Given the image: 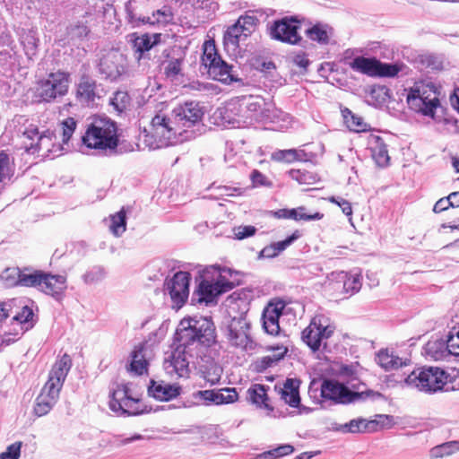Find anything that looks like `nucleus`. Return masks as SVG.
Wrapping results in <instances>:
<instances>
[{
	"mask_svg": "<svg viewBox=\"0 0 459 459\" xmlns=\"http://www.w3.org/2000/svg\"><path fill=\"white\" fill-rule=\"evenodd\" d=\"M289 175L300 185H313L319 179L317 174L305 169H290Z\"/></svg>",
	"mask_w": 459,
	"mask_h": 459,
	"instance_id": "44",
	"label": "nucleus"
},
{
	"mask_svg": "<svg viewBox=\"0 0 459 459\" xmlns=\"http://www.w3.org/2000/svg\"><path fill=\"white\" fill-rule=\"evenodd\" d=\"M190 280V273L183 271L174 273L172 277L166 278L163 291L169 297L172 309L178 311L187 302Z\"/></svg>",
	"mask_w": 459,
	"mask_h": 459,
	"instance_id": "9",
	"label": "nucleus"
},
{
	"mask_svg": "<svg viewBox=\"0 0 459 459\" xmlns=\"http://www.w3.org/2000/svg\"><path fill=\"white\" fill-rule=\"evenodd\" d=\"M249 35L244 29L241 28V25L238 22V21L231 26H230L223 37V41L225 46L231 47L233 49L238 47L241 41H245Z\"/></svg>",
	"mask_w": 459,
	"mask_h": 459,
	"instance_id": "35",
	"label": "nucleus"
},
{
	"mask_svg": "<svg viewBox=\"0 0 459 459\" xmlns=\"http://www.w3.org/2000/svg\"><path fill=\"white\" fill-rule=\"evenodd\" d=\"M126 60L118 51L103 55L98 64L99 73L107 80L117 81L126 72Z\"/></svg>",
	"mask_w": 459,
	"mask_h": 459,
	"instance_id": "16",
	"label": "nucleus"
},
{
	"mask_svg": "<svg viewBox=\"0 0 459 459\" xmlns=\"http://www.w3.org/2000/svg\"><path fill=\"white\" fill-rule=\"evenodd\" d=\"M173 116L184 130V135H190L192 132H188L191 128L201 121V107L197 101H186L173 109Z\"/></svg>",
	"mask_w": 459,
	"mask_h": 459,
	"instance_id": "19",
	"label": "nucleus"
},
{
	"mask_svg": "<svg viewBox=\"0 0 459 459\" xmlns=\"http://www.w3.org/2000/svg\"><path fill=\"white\" fill-rule=\"evenodd\" d=\"M348 53L349 50L345 52V64H347L353 71L368 76H376L377 64V58L357 56L353 58L351 61L348 62Z\"/></svg>",
	"mask_w": 459,
	"mask_h": 459,
	"instance_id": "29",
	"label": "nucleus"
},
{
	"mask_svg": "<svg viewBox=\"0 0 459 459\" xmlns=\"http://www.w3.org/2000/svg\"><path fill=\"white\" fill-rule=\"evenodd\" d=\"M155 43L156 41L152 42L151 38L146 35L141 38H137L134 43V47L137 52L143 54L145 51H149L151 48H152Z\"/></svg>",
	"mask_w": 459,
	"mask_h": 459,
	"instance_id": "60",
	"label": "nucleus"
},
{
	"mask_svg": "<svg viewBox=\"0 0 459 459\" xmlns=\"http://www.w3.org/2000/svg\"><path fill=\"white\" fill-rule=\"evenodd\" d=\"M130 103L131 98L125 91H117L110 99V105L120 113L125 111L130 106Z\"/></svg>",
	"mask_w": 459,
	"mask_h": 459,
	"instance_id": "46",
	"label": "nucleus"
},
{
	"mask_svg": "<svg viewBox=\"0 0 459 459\" xmlns=\"http://www.w3.org/2000/svg\"><path fill=\"white\" fill-rule=\"evenodd\" d=\"M448 377L449 375L440 368L425 367L411 372L404 379V383L420 392L434 394L443 390Z\"/></svg>",
	"mask_w": 459,
	"mask_h": 459,
	"instance_id": "4",
	"label": "nucleus"
},
{
	"mask_svg": "<svg viewBox=\"0 0 459 459\" xmlns=\"http://www.w3.org/2000/svg\"><path fill=\"white\" fill-rule=\"evenodd\" d=\"M22 442H15L7 446L6 450L0 454V459H19Z\"/></svg>",
	"mask_w": 459,
	"mask_h": 459,
	"instance_id": "58",
	"label": "nucleus"
},
{
	"mask_svg": "<svg viewBox=\"0 0 459 459\" xmlns=\"http://www.w3.org/2000/svg\"><path fill=\"white\" fill-rule=\"evenodd\" d=\"M10 159L8 154L0 152V182L3 181L10 173Z\"/></svg>",
	"mask_w": 459,
	"mask_h": 459,
	"instance_id": "62",
	"label": "nucleus"
},
{
	"mask_svg": "<svg viewBox=\"0 0 459 459\" xmlns=\"http://www.w3.org/2000/svg\"><path fill=\"white\" fill-rule=\"evenodd\" d=\"M210 349L209 354H203V362L204 358L214 360L219 355L220 344L217 341V333L214 323L211 316H203V348Z\"/></svg>",
	"mask_w": 459,
	"mask_h": 459,
	"instance_id": "22",
	"label": "nucleus"
},
{
	"mask_svg": "<svg viewBox=\"0 0 459 459\" xmlns=\"http://www.w3.org/2000/svg\"><path fill=\"white\" fill-rule=\"evenodd\" d=\"M376 361L385 371L394 370L406 365V362L402 358L388 349L380 350L377 354Z\"/></svg>",
	"mask_w": 459,
	"mask_h": 459,
	"instance_id": "32",
	"label": "nucleus"
},
{
	"mask_svg": "<svg viewBox=\"0 0 459 459\" xmlns=\"http://www.w3.org/2000/svg\"><path fill=\"white\" fill-rule=\"evenodd\" d=\"M255 232L256 228L252 225L238 226L233 229L234 238L239 240L252 237Z\"/></svg>",
	"mask_w": 459,
	"mask_h": 459,
	"instance_id": "56",
	"label": "nucleus"
},
{
	"mask_svg": "<svg viewBox=\"0 0 459 459\" xmlns=\"http://www.w3.org/2000/svg\"><path fill=\"white\" fill-rule=\"evenodd\" d=\"M45 272L42 270H36L30 267H24L22 269L13 268L7 269L3 274V278L8 279L13 278V281L10 284L35 288L39 290L42 286V279Z\"/></svg>",
	"mask_w": 459,
	"mask_h": 459,
	"instance_id": "18",
	"label": "nucleus"
},
{
	"mask_svg": "<svg viewBox=\"0 0 459 459\" xmlns=\"http://www.w3.org/2000/svg\"><path fill=\"white\" fill-rule=\"evenodd\" d=\"M275 350L279 351L278 354L264 356L255 362V367L258 371L262 372V371L266 370L268 368L273 367L278 361H280L281 359H283V357L285 356V354L288 351L287 347H285L283 345H281V346L277 345Z\"/></svg>",
	"mask_w": 459,
	"mask_h": 459,
	"instance_id": "40",
	"label": "nucleus"
},
{
	"mask_svg": "<svg viewBox=\"0 0 459 459\" xmlns=\"http://www.w3.org/2000/svg\"><path fill=\"white\" fill-rule=\"evenodd\" d=\"M321 397L331 401L334 404H350L359 401H365L368 397H381L378 392L368 390L355 392L349 389L344 384L334 379H325L321 384Z\"/></svg>",
	"mask_w": 459,
	"mask_h": 459,
	"instance_id": "6",
	"label": "nucleus"
},
{
	"mask_svg": "<svg viewBox=\"0 0 459 459\" xmlns=\"http://www.w3.org/2000/svg\"><path fill=\"white\" fill-rule=\"evenodd\" d=\"M376 423L374 421H368L363 418H358L351 420V421L341 424L335 428L337 431L342 433H360V432H372V427Z\"/></svg>",
	"mask_w": 459,
	"mask_h": 459,
	"instance_id": "38",
	"label": "nucleus"
},
{
	"mask_svg": "<svg viewBox=\"0 0 459 459\" xmlns=\"http://www.w3.org/2000/svg\"><path fill=\"white\" fill-rule=\"evenodd\" d=\"M301 153L295 149L279 150L272 154V159L276 161L293 162L301 160Z\"/></svg>",
	"mask_w": 459,
	"mask_h": 459,
	"instance_id": "48",
	"label": "nucleus"
},
{
	"mask_svg": "<svg viewBox=\"0 0 459 459\" xmlns=\"http://www.w3.org/2000/svg\"><path fill=\"white\" fill-rule=\"evenodd\" d=\"M219 277L214 281H208L203 279L202 284V300L206 306H215L218 304L219 298L234 289L236 283L230 281L226 274L232 276L233 270L230 268L219 269Z\"/></svg>",
	"mask_w": 459,
	"mask_h": 459,
	"instance_id": "11",
	"label": "nucleus"
},
{
	"mask_svg": "<svg viewBox=\"0 0 459 459\" xmlns=\"http://www.w3.org/2000/svg\"><path fill=\"white\" fill-rule=\"evenodd\" d=\"M39 291L61 302L65 297L67 278L64 274H53L45 272Z\"/></svg>",
	"mask_w": 459,
	"mask_h": 459,
	"instance_id": "20",
	"label": "nucleus"
},
{
	"mask_svg": "<svg viewBox=\"0 0 459 459\" xmlns=\"http://www.w3.org/2000/svg\"><path fill=\"white\" fill-rule=\"evenodd\" d=\"M76 96L81 101L93 102L98 96L96 81L88 75H82L77 85Z\"/></svg>",
	"mask_w": 459,
	"mask_h": 459,
	"instance_id": "31",
	"label": "nucleus"
},
{
	"mask_svg": "<svg viewBox=\"0 0 459 459\" xmlns=\"http://www.w3.org/2000/svg\"><path fill=\"white\" fill-rule=\"evenodd\" d=\"M439 92L434 83L415 85L407 95L410 108L423 116L435 117L437 108H440Z\"/></svg>",
	"mask_w": 459,
	"mask_h": 459,
	"instance_id": "5",
	"label": "nucleus"
},
{
	"mask_svg": "<svg viewBox=\"0 0 459 459\" xmlns=\"http://www.w3.org/2000/svg\"><path fill=\"white\" fill-rule=\"evenodd\" d=\"M325 317H315L310 325L303 330L302 340L313 351L319 350L324 340L330 338L335 327L332 325H325Z\"/></svg>",
	"mask_w": 459,
	"mask_h": 459,
	"instance_id": "13",
	"label": "nucleus"
},
{
	"mask_svg": "<svg viewBox=\"0 0 459 459\" xmlns=\"http://www.w3.org/2000/svg\"><path fill=\"white\" fill-rule=\"evenodd\" d=\"M299 384L298 379L287 378L283 386L279 390L281 399L293 408H298L300 405Z\"/></svg>",
	"mask_w": 459,
	"mask_h": 459,
	"instance_id": "26",
	"label": "nucleus"
},
{
	"mask_svg": "<svg viewBox=\"0 0 459 459\" xmlns=\"http://www.w3.org/2000/svg\"><path fill=\"white\" fill-rule=\"evenodd\" d=\"M144 142L150 149H160L169 145H175L184 141L189 140L190 135H184V130L173 116L157 114L152 117L150 131L144 135Z\"/></svg>",
	"mask_w": 459,
	"mask_h": 459,
	"instance_id": "3",
	"label": "nucleus"
},
{
	"mask_svg": "<svg viewBox=\"0 0 459 459\" xmlns=\"http://www.w3.org/2000/svg\"><path fill=\"white\" fill-rule=\"evenodd\" d=\"M285 303L282 300L272 301L264 309L262 315L263 327L271 335L280 333L279 318L282 315Z\"/></svg>",
	"mask_w": 459,
	"mask_h": 459,
	"instance_id": "21",
	"label": "nucleus"
},
{
	"mask_svg": "<svg viewBox=\"0 0 459 459\" xmlns=\"http://www.w3.org/2000/svg\"><path fill=\"white\" fill-rule=\"evenodd\" d=\"M105 276V271L100 266H94L82 275L86 284H94L100 281Z\"/></svg>",
	"mask_w": 459,
	"mask_h": 459,
	"instance_id": "51",
	"label": "nucleus"
},
{
	"mask_svg": "<svg viewBox=\"0 0 459 459\" xmlns=\"http://www.w3.org/2000/svg\"><path fill=\"white\" fill-rule=\"evenodd\" d=\"M238 22L244 29V31L251 36L256 29L258 19L254 15H242L238 19Z\"/></svg>",
	"mask_w": 459,
	"mask_h": 459,
	"instance_id": "54",
	"label": "nucleus"
},
{
	"mask_svg": "<svg viewBox=\"0 0 459 459\" xmlns=\"http://www.w3.org/2000/svg\"><path fill=\"white\" fill-rule=\"evenodd\" d=\"M301 22L296 16H286L275 21L270 27L272 39L290 45H300L302 37L299 34Z\"/></svg>",
	"mask_w": 459,
	"mask_h": 459,
	"instance_id": "12",
	"label": "nucleus"
},
{
	"mask_svg": "<svg viewBox=\"0 0 459 459\" xmlns=\"http://www.w3.org/2000/svg\"><path fill=\"white\" fill-rule=\"evenodd\" d=\"M307 37L321 45H327L333 34V29L327 24L316 23L306 30Z\"/></svg>",
	"mask_w": 459,
	"mask_h": 459,
	"instance_id": "36",
	"label": "nucleus"
},
{
	"mask_svg": "<svg viewBox=\"0 0 459 459\" xmlns=\"http://www.w3.org/2000/svg\"><path fill=\"white\" fill-rule=\"evenodd\" d=\"M62 142L67 143L76 129V121L73 117L65 118L62 124Z\"/></svg>",
	"mask_w": 459,
	"mask_h": 459,
	"instance_id": "52",
	"label": "nucleus"
},
{
	"mask_svg": "<svg viewBox=\"0 0 459 459\" xmlns=\"http://www.w3.org/2000/svg\"><path fill=\"white\" fill-rule=\"evenodd\" d=\"M238 393L235 388H223L220 390L203 391V401L210 405H220L234 403L238 400Z\"/></svg>",
	"mask_w": 459,
	"mask_h": 459,
	"instance_id": "24",
	"label": "nucleus"
},
{
	"mask_svg": "<svg viewBox=\"0 0 459 459\" xmlns=\"http://www.w3.org/2000/svg\"><path fill=\"white\" fill-rule=\"evenodd\" d=\"M219 4L213 0H203V19L212 20Z\"/></svg>",
	"mask_w": 459,
	"mask_h": 459,
	"instance_id": "57",
	"label": "nucleus"
},
{
	"mask_svg": "<svg viewBox=\"0 0 459 459\" xmlns=\"http://www.w3.org/2000/svg\"><path fill=\"white\" fill-rule=\"evenodd\" d=\"M368 142L376 163L380 167L387 166L390 157L383 138L377 134H370Z\"/></svg>",
	"mask_w": 459,
	"mask_h": 459,
	"instance_id": "25",
	"label": "nucleus"
},
{
	"mask_svg": "<svg viewBox=\"0 0 459 459\" xmlns=\"http://www.w3.org/2000/svg\"><path fill=\"white\" fill-rule=\"evenodd\" d=\"M328 201L338 205L346 216L351 217L352 215V207L349 201L341 196H331Z\"/></svg>",
	"mask_w": 459,
	"mask_h": 459,
	"instance_id": "59",
	"label": "nucleus"
},
{
	"mask_svg": "<svg viewBox=\"0 0 459 459\" xmlns=\"http://www.w3.org/2000/svg\"><path fill=\"white\" fill-rule=\"evenodd\" d=\"M214 360H212V359H209L207 358V359L205 360V362L207 364H210L211 366V369L212 370V377H210L209 376H206L204 375V372L203 371V377L207 381V382H210L212 385L218 382L221 378V368L219 367L217 364L213 363Z\"/></svg>",
	"mask_w": 459,
	"mask_h": 459,
	"instance_id": "61",
	"label": "nucleus"
},
{
	"mask_svg": "<svg viewBox=\"0 0 459 459\" xmlns=\"http://www.w3.org/2000/svg\"><path fill=\"white\" fill-rule=\"evenodd\" d=\"M254 298V290L251 288H243L231 293L228 298L227 301L229 305L237 304L238 308L247 310V305ZM244 314L246 312H243Z\"/></svg>",
	"mask_w": 459,
	"mask_h": 459,
	"instance_id": "39",
	"label": "nucleus"
},
{
	"mask_svg": "<svg viewBox=\"0 0 459 459\" xmlns=\"http://www.w3.org/2000/svg\"><path fill=\"white\" fill-rule=\"evenodd\" d=\"M126 385H117L110 393L109 408L111 411L123 415H138L141 413L137 404L139 399L130 395Z\"/></svg>",
	"mask_w": 459,
	"mask_h": 459,
	"instance_id": "14",
	"label": "nucleus"
},
{
	"mask_svg": "<svg viewBox=\"0 0 459 459\" xmlns=\"http://www.w3.org/2000/svg\"><path fill=\"white\" fill-rule=\"evenodd\" d=\"M20 41L23 46L26 56L31 59L37 53L39 38L36 30L22 29L20 33Z\"/></svg>",
	"mask_w": 459,
	"mask_h": 459,
	"instance_id": "37",
	"label": "nucleus"
},
{
	"mask_svg": "<svg viewBox=\"0 0 459 459\" xmlns=\"http://www.w3.org/2000/svg\"><path fill=\"white\" fill-rule=\"evenodd\" d=\"M118 146L117 124L109 118H95L82 136V148L99 155L116 152Z\"/></svg>",
	"mask_w": 459,
	"mask_h": 459,
	"instance_id": "2",
	"label": "nucleus"
},
{
	"mask_svg": "<svg viewBox=\"0 0 459 459\" xmlns=\"http://www.w3.org/2000/svg\"><path fill=\"white\" fill-rule=\"evenodd\" d=\"M347 127L353 132H367L370 129L369 126L364 122V119L357 115L351 116L346 124Z\"/></svg>",
	"mask_w": 459,
	"mask_h": 459,
	"instance_id": "53",
	"label": "nucleus"
},
{
	"mask_svg": "<svg viewBox=\"0 0 459 459\" xmlns=\"http://www.w3.org/2000/svg\"><path fill=\"white\" fill-rule=\"evenodd\" d=\"M23 138L22 144L26 152L31 154L39 152L44 148L48 149L53 138V132L47 130L43 133L39 132L37 126L30 124L22 131Z\"/></svg>",
	"mask_w": 459,
	"mask_h": 459,
	"instance_id": "17",
	"label": "nucleus"
},
{
	"mask_svg": "<svg viewBox=\"0 0 459 459\" xmlns=\"http://www.w3.org/2000/svg\"><path fill=\"white\" fill-rule=\"evenodd\" d=\"M195 318H183L175 333L177 345L164 359L163 368L167 374L187 377L191 368H197L201 361V327Z\"/></svg>",
	"mask_w": 459,
	"mask_h": 459,
	"instance_id": "1",
	"label": "nucleus"
},
{
	"mask_svg": "<svg viewBox=\"0 0 459 459\" xmlns=\"http://www.w3.org/2000/svg\"><path fill=\"white\" fill-rule=\"evenodd\" d=\"M13 319L21 325V328L23 331L32 328L35 324L34 312L27 305L22 306L21 311L15 314Z\"/></svg>",
	"mask_w": 459,
	"mask_h": 459,
	"instance_id": "42",
	"label": "nucleus"
},
{
	"mask_svg": "<svg viewBox=\"0 0 459 459\" xmlns=\"http://www.w3.org/2000/svg\"><path fill=\"white\" fill-rule=\"evenodd\" d=\"M456 451H459V441H449L432 447L429 456L432 459L442 458L451 455Z\"/></svg>",
	"mask_w": 459,
	"mask_h": 459,
	"instance_id": "41",
	"label": "nucleus"
},
{
	"mask_svg": "<svg viewBox=\"0 0 459 459\" xmlns=\"http://www.w3.org/2000/svg\"><path fill=\"white\" fill-rule=\"evenodd\" d=\"M148 394L157 400L168 402L179 395L180 387L175 384H169L162 380H152L148 387Z\"/></svg>",
	"mask_w": 459,
	"mask_h": 459,
	"instance_id": "23",
	"label": "nucleus"
},
{
	"mask_svg": "<svg viewBox=\"0 0 459 459\" xmlns=\"http://www.w3.org/2000/svg\"><path fill=\"white\" fill-rule=\"evenodd\" d=\"M182 58L172 57L161 64L163 74L168 81L174 84L182 82Z\"/></svg>",
	"mask_w": 459,
	"mask_h": 459,
	"instance_id": "33",
	"label": "nucleus"
},
{
	"mask_svg": "<svg viewBox=\"0 0 459 459\" xmlns=\"http://www.w3.org/2000/svg\"><path fill=\"white\" fill-rule=\"evenodd\" d=\"M268 389L269 387L264 385H252L247 392V400L253 404H255L258 408L267 410L268 411H273V408L269 403V397L267 394Z\"/></svg>",
	"mask_w": 459,
	"mask_h": 459,
	"instance_id": "28",
	"label": "nucleus"
},
{
	"mask_svg": "<svg viewBox=\"0 0 459 459\" xmlns=\"http://www.w3.org/2000/svg\"><path fill=\"white\" fill-rule=\"evenodd\" d=\"M203 65L213 80L228 84L238 81L232 73V66L223 61L217 53L214 40L208 39L203 44Z\"/></svg>",
	"mask_w": 459,
	"mask_h": 459,
	"instance_id": "7",
	"label": "nucleus"
},
{
	"mask_svg": "<svg viewBox=\"0 0 459 459\" xmlns=\"http://www.w3.org/2000/svg\"><path fill=\"white\" fill-rule=\"evenodd\" d=\"M250 178L255 186H263L270 185L266 177L257 169L252 171Z\"/></svg>",
	"mask_w": 459,
	"mask_h": 459,
	"instance_id": "63",
	"label": "nucleus"
},
{
	"mask_svg": "<svg viewBox=\"0 0 459 459\" xmlns=\"http://www.w3.org/2000/svg\"><path fill=\"white\" fill-rule=\"evenodd\" d=\"M302 212V207H299L297 209H281L279 210L276 213L278 217L280 218H286V219H293L295 221H298V215L299 212Z\"/></svg>",
	"mask_w": 459,
	"mask_h": 459,
	"instance_id": "64",
	"label": "nucleus"
},
{
	"mask_svg": "<svg viewBox=\"0 0 459 459\" xmlns=\"http://www.w3.org/2000/svg\"><path fill=\"white\" fill-rule=\"evenodd\" d=\"M401 67L397 64L382 63L377 60L376 76L394 77L400 72Z\"/></svg>",
	"mask_w": 459,
	"mask_h": 459,
	"instance_id": "49",
	"label": "nucleus"
},
{
	"mask_svg": "<svg viewBox=\"0 0 459 459\" xmlns=\"http://www.w3.org/2000/svg\"><path fill=\"white\" fill-rule=\"evenodd\" d=\"M90 33V29L86 22L78 21L71 24L68 28V36L72 40H82Z\"/></svg>",
	"mask_w": 459,
	"mask_h": 459,
	"instance_id": "47",
	"label": "nucleus"
},
{
	"mask_svg": "<svg viewBox=\"0 0 459 459\" xmlns=\"http://www.w3.org/2000/svg\"><path fill=\"white\" fill-rule=\"evenodd\" d=\"M126 230V212L122 209L110 216L109 230L116 237H120Z\"/></svg>",
	"mask_w": 459,
	"mask_h": 459,
	"instance_id": "43",
	"label": "nucleus"
},
{
	"mask_svg": "<svg viewBox=\"0 0 459 459\" xmlns=\"http://www.w3.org/2000/svg\"><path fill=\"white\" fill-rule=\"evenodd\" d=\"M147 352L148 349L145 344H139L134 347L132 352V360L129 368L131 372L140 376L147 371Z\"/></svg>",
	"mask_w": 459,
	"mask_h": 459,
	"instance_id": "34",
	"label": "nucleus"
},
{
	"mask_svg": "<svg viewBox=\"0 0 459 459\" xmlns=\"http://www.w3.org/2000/svg\"><path fill=\"white\" fill-rule=\"evenodd\" d=\"M153 18H156L158 24H167L173 20V13L171 8L169 6H163L161 9L157 10L153 13Z\"/></svg>",
	"mask_w": 459,
	"mask_h": 459,
	"instance_id": "55",
	"label": "nucleus"
},
{
	"mask_svg": "<svg viewBox=\"0 0 459 459\" xmlns=\"http://www.w3.org/2000/svg\"><path fill=\"white\" fill-rule=\"evenodd\" d=\"M250 324L247 322L244 313L239 316H233L228 325V338L232 346L243 350H251L253 342L248 333Z\"/></svg>",
	"mask_w": 459,
	"mask_h": 459,
	"instance_id": "15",
	"label": "nucleus"
},
{
	"mask_svg": "<svg viewBox=\"0 0 459 459\" xmlns=\"http://www.w3.org/2000/svg\"><path fill=\"white\" fill-rule=\"evenodd\" d=\"M301 236L299 230H295L290 236L281 241H278L264 247L258 255V258H274L281 252L285 250L290 246L295 240L299 238Z\"/></svg>",
	"mask_w": 459,
	"mask_h": 459,
	"instance_id": "30",
	"label": "nucleus"
},
{
	"mask_svg": "<svg viewBox=\"0 0 459 459\" xmlns=\"http://www.w3.org/2000/svg\"><path fill=\"white\" fill-rule=\"evenodd\" d=\"M71 368L72 359L70 356L65 353L53 365L48 374V379L39 394L57 403L60 391Z\"/></svg>",
	"mask_w": 459,
	"mask_h": 459,
	"instance_id": "10",
	"label": "nucleus"
},
{
	"mask_svg": "<svg viewBox=\"0 0 459 459\" xmlns=\"http://www.w3.org/2000/svg\"><path fill=\"white\" fill-rule=\"evenodd\" d=\"M70 74L63 71L50 73L39 80L35 88V97L39 102H52L68 91Z\"/></svg>",
	"mask_w": 459,
	"mask_h": 459,
	"instance_id": "8",
	"label": "nucleus"
},
{
	"mask_svg": "<svg viewBox=\"0 0 459 459\" xmlns=\"http://www.w3.org/2000/svg\"><path fill=\"white\" fill-rule=\"evenodd\" d=\"M56 403V402L39 394L35 401L34 413L38 417L45 416L52 410Z\"/></svg>",
	"mask_w": 459,
	"mask_h": 459,
	"instance_id": "45",
	"label": "nucleus"
},
{
	"mask_svg": "<svg viewBox=\"0 0 459 459\" xmlns=\"http://www.w3.org/2000/svg\"><path fill=\"white\" fill-rule=\"evenodd\" d=\"M332 276H335L338 280L333 286L334 289L339 288L340 283H342V287L343 292L350 296L357 293L361 288V276L360 274H349L345 272L333 273Z\"/></svg>",
	"mask_w": 459,
	"mask_h": 459,
	"instance_id": "27",
	"label": "nucleus"
},
{
	"mask_svg": "<svg viewBox=\"0 0 459 459\" xmlns=\"http://www.w3.org/2000/svg\"><path fill=\"white\" fill-rule=\"evenodd\" d=\"M294 452V447L291 445H281L278 447L264 452L261 455L264 459H274L284 455H290Z\"/></svg>",
	"mask_w": 459,
	"mask_h": 459,
	"instance_id": "50",
	"label": "nucleus"
}]
</instances>
